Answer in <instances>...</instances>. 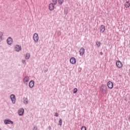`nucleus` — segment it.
Instances as JSON below:
<instances>
[{"label": "nucleus", "mask_w": 130, "mask_h": 130, "mask_svg": "<svg viewBox=\"0 0 130 130\" xmlns=\"http://www.w3.org/2000/svg\"><path fill=\"white\" fill-rule=\"evenodd\" d=\"M100 90L103 94H107V87L105 84H102L100 87Z\"/></svg>", "instance_id": "nucleus-1"}, {"label": "nucleus", "mask_w": 130, "mask_h": 130, "mask_svg": "<svg viewBox=\"0 0 130 130\" xmlns=\"http://www.w3.org/2000/svg\"><path fill=\"white\" fill-rule=\"evenodd\" d=\"M33 39L36 43H37L39 40V36L38 34L35 33L33 36Z\"/></svg>", "instance_id": "nucleus-2"}, {"label": "nucleus", "mask_w": 130, "mask_h": 130, "mask_svg": "<svg viewBox=\"0 0 130 130\" xmlns=\"http://www.w3.org/2000/svg\"><path fill=\"white\" fill-rule=\"evenodd\" d=\"M107 86H108V88H109V89H113V83L111 81H109L107 83Z\"/></svg>", "instance_id": "nucleus-3"}, {"label": "nucleus", "mask_w": 130, "mask_h": 130, "mask_svg": "<svg viewBox=\"0 0 130 130\" xmlns=\"http://www.w3.org/2000/svg\"><path fill=\"white\" fill-rule=\"evenodd\" d=\"M116 65L118 69H121L122 68V63L120 61H117L116 63Z\"/></svg>", "instance_id": "nucleus-4"}, {"label": "nucleus", "mask_w": 130, "mask_h": 130, "mask_svg": "<svg viewBox=\"0 0 130 130\" xmlns=\"http://www.w3.org/2000/svg\"><path fill=\"white\" fill-rule=\"evenodd\" d=\"M10 98L12 100V103L15 104L16 103V96H15V95H14V94H12L10 96Z\"/></svg>", "instance_id": "nucleus-5"}, {"label": "nucleus", "mask_w": 130, "mask_h": 130, "mask_svg": "<svg viewBox=\"0 0 130 130\" xmlns=\"http://www.w3.org/2000/svg\"><path fill=\"white\" fill-rule=\"evenodd\" d=\"M84 53H85V49L84 48H81L79 51L80 55H84Z\"/></svg>", "instance_id": "nucleus-6"}, {"label": "nucleus", "mask_w": 130, "mask_h": 130, "mask_svg": "<svg viewBox=\"0 0 130 130\" xmlns=\"http://www.w3.org/2000/svg\"><path fill=\"white\" fill-rule=\"evenodd\" d=\"M7 43L11 45L13 43V39L11 37H9L7 39Z\"/></svg>", "instance_id": "nucleus-7"}, {"label": "nucleus", "mask_w": 130, "mask_h": 130, "mask_svg": "<svg viewBox=\"0 0 130 130\" xmlns=\"http://www.w3.org/2000/svg\"><path fill=\"white\" fill-rule=\"evenodd\" d=\"M35 84V82H34V80H31L29 83V88H33V87H34Z\"/></svg>", "instance_id": "nucleus-8"}, {"label": "nucleus", "mask_w": 130, "mask_h": 130, "mask_svg": "<svg viewBox=\"0 0 130 130\" xmlns=\"http://www.w3.org/2000/svg\"><path fill=\"white\" fill-rule=\"evenodd\" d=\"M70 62L72 64H75L76 62H77V60H76V58L75 57H72L70 58Z\"/></svg>", "instance_id": "nucleus-9"}, {"label": "nucleus", "mask_w": 130, "mask_h": 130, "mask_svg": "<svg viewBox=\"0 0 130 130\" xmlns=\"http://www.w3.org/2000/svg\"><path fill=\"white\" fill-rule=\"evenodd\" d=\"M14 49L16 51L19 52L22 49V47L20 46L16 45L15 46Z\"/></svg>", "instance_id": "nucleus-10"}, {"label": "nucleus", "mask_w": 130, "mask_h": 130, "mask_svg": "<svg viewBox=\"0 0 130 130\" xmlns=\"http://www.w3.org/2000/svg\"><path fill=\"white\" fill-rule=\"evenodd\" d=\"M49 9L50 11H53V10H54V5H53L52 3L49 4Z\"/></svg>", "instance_id": "nucleus-11"}, {"label": "nucleus", "mask_w": 130, "mask_h": 130, "mask_svg": "<svg viewBox=\"0 0 130 130\" xmlns=\"http://www.w3.org/2000/svg\"><path fill=\"white\" fill-rule=\"evenodd\" d=\"M124 6L125 7V8H126V9H127V8H129L130 7L129 1H126L124 4Z\"/></svg>", "instance_id": "nucleus-12"}, {"label": "nucleus", "mask_w": 130, "mask_h": 130, "mask_svg": "<svg viewBox=\"0 0 130 130\" xmlns=\"http://www.w3.org/2000/svg\"><path fill=\"white\" fill-rule=\"evenodd\" d=\"M18 114L19 115H23L24 114V109H20L18 110Z\"/></svg>", "instance_id": "nucleus-13"}, {"label": "nucleus", "mask_w": 130, "mask_h": 130, "mask_svg": "<svg viewBox=\"0 0 130 130\" xmlns=\"http://www.w3.org/2000/svg\"><path fill=\"white\" fill-rule=\"evenodd\" d=\"M4 122H5V124H10V123H11L12 124H13V123H14L13 122V121H12L11 120H5L4 121Z\"/></svg>", "instance_id": "nucleus-14"}, {"label": "nucleus", "mask_w": 130, "mask_h": 130, "mask_svg": "<svg viewBox=\"0 0 130 130\" xmlns=\"http://www.w3.org/2000/svg\"><path fill=\"white\" fill-rule=\"evenodd\" d=\"M100 31H101V32H102V33H103V32H104V31H105V26L104 25L101 26Z\"/></svg>", "instance_id": "nucleus-15"}, {"label": "nucleus", "mask_w": 130, "mask_h": 130, "mask_svg": "<svg viewBox=\"0 0 130 130\" xmlns=\"http://www.w3.org/2000/svg\"><path fill=\"white\" fill-rule=\"evenodd\" d=\"M23 82L24 83H27L29 82V77L28 76L25 77L23 79Z\"/></svg>", "instance_id": "nucleus-16"}, {"label": "nucleus", "mask_w": 130, "mask_h": 130, "mask_svg": "<svg viewBox=\"0 0 130 130\" xmlns=\"http://www.w3.org/2000/svg\"><path fill=\"white\" fill-rule=\"evenodd\" d=\"M23 102L24 104H27V103H28V99H27V98H24Z\"/></svg>", "instance_id": "nucleus-17"}, {"label": "nucleus", "mask_w": 130, "mask_h": 130, "mask_svg": "<svg viewBox=\"0 0 130 130\" xmlns=\"http://www.w3.org/2000/svg\"><path fill=\"white\" fill-rule=\"evenodd\" d=\"M96 45L98 47H100L101 46V43L99 41L96 42Z\"/></svg>", "instance_id": "nucleus-18"}, {"label": "nucleus", "mask_w": 130, "mask_h": 130, "mask_svg": "<svg viewBox=\"0 0 130 130\" xmlns=\"http://www.w3.org/2000/svg\"><path fill=\"white\" fill-rule=\"evenodd\" d=\"M25 58L26 59H29V58H30V54L27 53L25 56Z\"/></svg>", "instance_id": "nucleus-19"}, {"label": "nucleus", "mask_w": 130, "mask_h": 130, "mask_svg": "<svg viewBox=\"0 0 130 130\" xmlns=\"http://www.w3.org/2000/svg\"><path fill=\"white\" fill-rule=\"evenodd\" d=\"M58 124H59V125H60V126L62 125V121H61V119H60L59 120Z\"/></svg>", "instance_id": "nucleus-20"}, {"label": "nucleus", "mask_w": 130, "mask_h": 130, "mask_svg": "<svg viewBox=\"0 0 130 130\" xmlns=\"http://www.w3.org/2000/svg\"><path fill=\"white\" fill-rule=\"evenodd\" d=\"M77 92H78V89L77 88H74V90H73V93L74 94H76V93H77Z\"/></svg>", "instance_id": "nucleus-21"}, {"label": "nucleus", "mask_w": 130, "mask_h": 130, "mask_svg": "<svg viewBox=\"0 0 130 130\" xmlns=\"http://www.w3.org/2000/svg\"><path fill=\"white\" fill-rule=\"evenodd\" d=\"M58 4L60 5H62V3H63V0H58Z\"/></svg>", "instance_id": "nucleus-22"}, {"label": "nucleus", "mask_w": 130, "mask_h": 130, "mask_svg": "<svg viewBox=\"0 0 130 130\" xmlns=\"http://www.w3.org/2000/svg\"><path fill=\"white\" fill-rule=\"evenodd\" d=\"M52 2L54 5H56V4H57V0H52Z\"/></svg>", "instance_id": "nucleus-23"}, {"label": "nucleus", "mask_w": 130, "mask_h": 130, "mask_svg": "<svg viewBox=\"0 0 130 130\" xmlns=\"http://www.w3.org/2000/svg\"><path fill=\"white\" fill-rule=\"evenodd\" d=\"M81 130H87V128H86V126H83L81 127Z\"/></svg>", "instance_id": "nucleus-24"}, {"label": "nucleus", "mask_w": 130, "mask_h": 130, "mask_svg": "<svg viewBox=\"0 0 130 130\" xmlns=\"http://www.w3.org/2000/svg\"><path fill=\"white\" fill-rule=\"evenodd\" d=\"M37 129H38L37 126H35L34 127V128H33V130H37Z\"/></svg>", "instance_id": "nucleus-25"}, {"label": "nucleus", "mask_w": 130, "mask_h": 130, "mask_svg": "<svg viewBox=\"0 0 130 130\" xmlns=\"http://www.w3.org/2000/svg\"><path fill=\"white\" fill-rule=\"evenodd\" d=\"M55 116L57 117L58 116V114L57 113H55Z\"/></svg>", "instance_id": "nucleus-26"}, {"label": "nucleus", "mask_w": 130, "mask_h": 130, "mask_svg": "<svg viewBox=\"0 0 130 130\" xmlns=\"http://www.w3.org/2000/svg\"><path fill=\"white\" fill-rule=\"evenodd\" d=\"M22 63H25V62H26V61H25V60H22Z\"/></svg>", "instance_id": "nucleus-27"}, {"label": "nucleus", "mask_w": 130, "mask_h": 130, "mask_svg": "<svg viewBox=\"0 0 130 130\" xmlns=\"http://www.w3.org/2000/svg\"><path fill=\"white\" fill-rule=\"evenodd\" d=\"M100 54L101 55H103V52H101L100 53Z\"/></svg>", "instance_id": "nucleus-28"}, {"label": "nucleus", "mask_w": 130, "mask_h": 130, "mask_svg": "<svg viewBox=\"0 0 130 130\" xmlns=\"http://www.w3.org/2000/svg\"><path fill=\"white\" fill-rule=\"evenodd\" d=\"M128 120L129 121H130V116L128 117Z\"/></svg>", "instance_id": "nucleus-29"}, {"label": "nucleus", "mask_w": 130, "mask_h": 130, "mask_svg": "<svg viewBox=\"0 0 130 130\" xmlns=\"http://www.w3.org/2000/svg\"><path fill=\"white\" fill-rule=\"evenodd\" d=\"M0 130H2L1 129H0Z\"/></svg>", "instance_id": "nucleus-30"}]
</instances>
